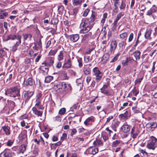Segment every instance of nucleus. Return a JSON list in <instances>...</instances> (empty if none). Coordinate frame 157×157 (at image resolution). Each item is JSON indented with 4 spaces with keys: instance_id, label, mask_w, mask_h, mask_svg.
Masks as SVG:
<instances>
[{
    "instance_id": "nucleus-1",
    "label": "nucleus",
    "mask_w": 157,
    "mask_h": 157,
    "mask_svg": "<svg viewBox=\"0 0 157 157\" xmlns=\"http://www.w3.org/2000/svg\"><path fill=\"white\" fill-rule=\"evenodd\" d=\"M20 88L17 86L11 87L6 91V95L12 97H16L20 96Z\"/></svg>"
},
{
    "instance_id": "nucleus-2",
    "label": "nucleus",
    "mask_w": 157,
    "mask_h": 157,
    "mask_svg": "<svg viewBox=\"0 0 157 157\" xmlns=\"http://www.w3.org/2000/svg\"><path fill=\"white\" fill-rule=\"evenodd\" d=\"M81 30L80 31L81 33H85L89 32L92 28V26L89 23H87L85 19H82V22L80 26Z\"/></svg>"
},
{
    "instance_id": "nucleus-3",
    "label": "nucleus",
    "mask_w": 157,
    "mask_h": 157,
    "mask_svg": "<svg viewBox=\"0 0 157 157\" xmlns=\"http://www.w3.org/2000/svg\"><path fill=\"white\" fill-rule=\"evenodd\" d=\"M151 141L148 143L146 145V147L148 149L154 150L157 147V139L154 136L151 137Z\"/></svg>"
},
{
    "instance_id": "nucleus-4",
    "label": "nucleus",
    "mask_w": 157,
    "mask_h": 157,
    "mask_svg": "<svg viewBox=\"0 0 157 157\" xmlns=\"http://www.w3.org/2000/svg\"><path fill=\"white\" fill-rule=\"evenodd\" d=\"M93 71L96 76L95 81L97 82H98L102 78V74L97 67L94 68L93 69Z\"/></svg>"
},
{
    "instance_id": "nucleus-5",
    "label": "nucleus",
    "mask_w": 157,
    "mask_h": 157,
    "mask_svg": "<svg viewBox=\"0 0 157 157\" xmlns=\"http://www.w3.org/2000/svg\"><path fill=\"white\" fill-rule=\"evenodd\" d=\"M34 46L33 47V48L34 50L36 51H40L41 52L42 51V43L41 39H40L37 40L36 42L33 43Z\"/></svg>"
},
{
    "instance_id": "nucleus-6",
    "label": "nucleus",
    "mask_w": 157,
    "mask_h": 157,
    "mask_svg": "<svg viewBox=\"0 0 157 157\" xmlns=\"http://www.w3.org/2000/svg\"><path fill=\"white\" fill-rule=\"evenodd\" d=\"M21 35H18L17 39L18 41H17L15 44L13 46L11 49L12 52H15L17 50L18 46L21 43Z\"/></svg>"
},
{
    "instance_id": "nucleus-7",
    "label": "nucleus",
    "mask_w": 157,
    "mask_h": 157,
    "mask_svg": "<svg viewBox=\"0 0 157 157\" xmlns=\"http://www.w3.org/2000/svg\"><path fill=\"white\" fill-rule=\"evenodd\" d=\"M34 94L33 91H25L24 92V96L25 102L27 101Z\"/></svg>"
},
{
    "instance_id": "nucleus-8",
    "label": "nucleus",
    "mask_w": 157,
    "mask_h": 157,
    "mask_svg": "<svg viewBox=\"0 0 157 157\" xmlns=\"http://www.w3.org/2000/svg\"><path fill=\"white\" fill-rule=\"evenodd\" d=\"M156 13V10L154 8H151L147 12V15L149 16H151L153 18L155 19L156 18V15L155 13Z\"/></svg>"
},
{
    "instance_id": "nucleus-9",
    "label": "nucleus",
    "mask_w": 157,
    "mask_h": 157,
    "mask_svg": "<svg viewBox=\"0 0 157 157\" xmlns=\"http://www.w3.org/2000/svg\"><path fill=\"white\" fill-rule=\"evenodd\" d=\"M12 153L11 152L8 150H5L2 152L0 155V157H12Z\"/></svg>"
},
{
    "instance_id": "nucleus-10",
    "label": "nucleus",
    "mask_w": 157,
    "mask_h": 157,
    "mask_svg": "<svg viewBox=\"0 0 157 157\" xmlns=\"http://www.w3.org/2000/svg\"><path fill=\"white\" fill-rule=\"evenodd\" d=\"M130 126L128 125L127 122H125L121 127V129L124 133H127L130 131Z\"/></svg>"
},
{
    "instance_id": "nucleus-11",
    "label": "nucleus",
    "mask_w": 157,
    "mask_h": 157,
    "mask_svg": "<svg viewBox=\"0 0 157 157\" xmlns=\"http://www.w3.org/2000/svg\"><path fill=\"white\" fill-rule=\"evenodd\" d=\"M97 13L93 11H92V13L89 19V22L90 23L94 22L96 19Z\"/></svg>"
},
{
    "instance_id": "nucleus-12",
    "label": "nucleus",
    "mask_w": 157,
    "mask_h": 157,
    "mask_svg": "<svg viewBox=\"0 0 157 157\" xmlns=\"http://www.w3.org/2000/svg\"><path fill=\"white\" fill-rule=\"evenodd\" d=\"M139 132V131L136 129L135 127H133L131 129V133L132 135V137L135 139L137 136Z\"/></svg>"
},
{
    "instance_id": "nucleus-13",
    "label": "nucleus",
    "mask_w": 157,
    "mask_h": 157,
    "mask_svg": "<svg viewBox=\"0 0 157 157\" xmlns=\"http://www.w3.org/2000/svg\"><path fill=\"white\" fill-rule=\"evenodd\" d=\"M90 154L95 155L98 152V149L97 148L90 147L87 149Z\"/></svg>"
},
{
    "instance_id": "nucleus-14",
    "label": "nucleus",
    "mask_w": 157,
    "mask_h": 157,
    "mask_svg": "<svg viewBox=\"0 0 157 157\" xmlns=\"http://www.w3.org/2000/svg\"><path fill=\"white\" fill-rule=\"evenodd\" d=\"M79 38V35L78 34L71 35H70V39L71 41L73 42L77 41Z\"/></svg>"
},
{
    "instance_id": "nucleus-15",
    "label": "nucleus",
    "mask_w": 157,
    "mask_h": 157,
    "mask_svg": "<svg viewBox=\"0 0 157 157\" xmlns=\"http://www.w3.org/2000/svg\"><path fill=\"white\" fill-rule=\"evenodd\" d=\"M2 128L6 135L9 136L10 134V128L9 127L7 126H4L2 127Z\"/></svg>"
},
{
    "instance_id": "nucleus-16",
    "label": "nucleus",
    "mask_w": 157,
    "mask_h": 157,
    "mask_svg": "<svg viewBox=\"0 0 157 157\" xmlns=\"http://www.w3.org/2000/svg\"><path fill=\"white\" fill-rule=\"evenodd\" d=\"M5 10L0 9V19H3L7 17L8 13L5 12Z\"/></svg>"
},
{
    "instance_id": "nucleus-17",
    "label": "nucleus",
    "mask_w": 157,
    "mask_h": 157,
    "mask_svg": "<svg viewBox=\"0 0 157 157\" xmlns=\"http://www.w3.org/2000/svg\"><path fill=\"white\" fill-rule=\"evenodd\" d=\"M71 65L72 63L71 59H68L67 61L65 62L63 66V68H68L71 67Z\"/></svg>"
},
{
    "instance_id": "nucleus-18",
    "label": "nucleus",
    "mask_w": 157,
    "mask_h": 157,
    "mask_svg": "<svg viewBox=\"0 0 157 157\" xmlns=\"http://www.w3.org/2000/svg\"><path fill=\"white\" fill-rule=\"evenodd\" d=\"M94 121V117L93 116L87 118L84 122V124L87 126L90 124L91 122H93Z\"/></svg>"
},
{
    "instance_id": "nucleus-19",
    "label": "nucleus",
    "mask_w": 157,
    "mask_h": 157,
    "mask_svg": "<svg viewBox=\"0 0 157 157\" xmlns=\"http://www.w3.org/2000/svg\"><path fill=\"white\" fill-rule=\"evenodd\" d=\"M140 52L139 51L137 50L134 52L132 55L135 57L136 61L139 60L140 58Z\"/></svg>"
},
{
    "instance_id": "nucleus-20",
    "label": "nucleus",
    "mask_w": 157,
    "mask_h": 157,
    "mask_svg": "<svg viewBox=\"0 0 157 157\" xmlns=\"http://www.w3.org/2000/svg\"><path fill=\"white\" fill-rule=\"evenodd\" d=\"M33 113L38 117H41L42 115L43 112L37 110L36 107H33L32 109Z\"/></svg>"
},
{
    "instance_id": "nucleus-21",
    "label": "nucleus",
    "mask_w": 157,
    "mask_h": 157,
    "mask_svg": "<svg viewBox=\"0 0 157 157\" xmlns=\"http://www.w3.org/2000/svg\"><path fill=\"white\" fill-rule=\"evenodd\" d=\"M146 125L151 129L155 128L157 127V123L155 122H150L147 123Z\"/></svg>"
},
{
    "instance_id": "nucleus-22",
    "label": "nucleus",
    "mask_w": 157,
    "mask_h": 157,
    "mask_svg": "<svg viewBox=\"0 0 157 157\" xmlns=\"http://www.w3.org/2000/svg\"><path fill=\"white\" fill-rule=\"evenodd\" d=\"M34 83V81L31 78H28L27 81L26 82H24V84L26 86H27L28 85L30 86L32 85Z\"/></svg>"
},
{
    "instance_id": "nucleus-23",
    "label": "nucleus",
    "mask_w": 157,
    "mask_h": 157,
    "mask_svg": "<svg viewBox=\"0 0 157 157\" xmlns=\"http://www.w3.org/2000/svg\"><path fill=\"white\" fill-rule=\"evenodd\" d=\"M23 36L24 41L26 40H31L32 36V35L31 34H23Z\"/></svg>"
},
{
    "instance_id": "nucleus-24",
    "label": "nucleus",
    "mask_w": 157,
    "mask_h": 157,
    "mask_svg": "<svg viewBox=\"0 0 157 157\" xmlns=\"http://www.w3.org/2000/svg\"><path fill=\"white\" fill-rule=\"evenodd\" d=\"M111 47H110V51L111 52H112L113 51H114L116 49L117 44L116 42L115 41H112L111 44Z\"/></svg>"
},
{
    "instance_id": "nucleus-25",
    "label": "nucleus",
    "mask_w": 157,
    "mask_h": 157,
    "mask_svg": "<svg viewBox=\"0 0 157 157\" xmlns=\"http://www.w3.org/2000/svg\"><path fill=\"white\" fill-rule=\"evenodd\" d=\"M93 144L96 147H99L102 145L103 143L100 140L96 139L93 142Z\"/></svg>"
},
{
    "instance_id": "nucleus-26",
    "label": "nucleus",
    "mask_w": 157,
    "mask_h": 157,
    "mask_svg": "<svg viewBox=\"0 0 157 157\" xmlns=\"http://www.w3.org/2000/svg\"><path fill=\"white\" fill-rule=\"evenodd\" d=\"M109 57V56L108 53H105L103 56L101 61H102L104 63H106Z\"/></svg>"
},
{
    "instance_id": "nucleus-27",
    "label": "nucleus",
    "mask_w": 157,
    "mask_h": 157,
    "mask_svg": "<svg viewBox=\"0 0 157 157\" xmlns=\"http://www.w3.org/2000/svg\"><path fill=\"white\" fill-rule=\"evenodd\" d=\"M119 116L121 118H124L125 119H127L130 117L129 113L126 111L124 114H122L119 115Z\"/></svg>"
},
{
    "instance_id": "nucleus-28",
    "label": "nucleus",
    "mask_w": 157,
    "mask_h": 157,
    "mask_svg": "<svg viewBox=\"0 0 157 157\" xmlns=\"http://www.w3.org/2000/svg\"><path fill=\"white\" fill-rule=\"evenodd\" d=\"M128 36L127 32H124L120 34L119 36L120 38L123 40H126L127 37Z\"/></svg>"
},
{
    "instance_id": "nucleus-29",
    "label": "nucleus",
    "mask_w": 157,
    "mask_h": 157,
    "mask_svg": "<svg viewBox=\"0 0 157 157\" xmlns=\"http://www.w3.org/2000/svg\"><path fill=\"white\" fill-rule=\"evenodd\" d=\"M152 30L150 29L147 30L144 35L146 39H148L150 37L151 35V33Z\"/></svg>"
},
{
    "instance_id": "nucleus-30",
    "label": "nucleus",
    "mask_w": 157,
    "mask_h": 157,
    "mask_svg": "<svg viewBox=\"0 0 157 157\" xmlns=\"http://www.w3.org/2000/svg\"><path fill=\"white\" fill-rule=\"evenodd\" d=\"M6 52L2 48H0V60H2V57L6 55Z\"/></svg>"
},
{
    "instance_id": "nucleus-31",
    "label": "nucleus",
    "mask_w": 157,
    "mask_h": 157,
    "mask_svg": "<svg viewBox=\"0 0 157 157\" xmlns=\"http://www.w3.org/2000/svg\"><path fill=\"white\" fill-rule=\"evenodd\" d=\"M117 22L114 21L113 23L112 24L111 30L112 31L114 32L116 30V28L117 26Z\"/></svg>"
},
{
    "instance_id": "nucleus-32",
    "label": "nucleus",
    "mask_w": 157,
    "mask_h": 157,
    "mask_svg": "<svg viewBox=\"0 0 157 157\" xmlns=\"http://www.w3.org/2000/svg\"><path fill=\"white\" fill-rule=\"evenodd\" d=\"M63 52L62 51L59 52V54L58 55L57 59L59 61H60L63 59Z\"/></svg>"
},
{
    "instance_id": "nucleus-33",
    "label": "nucleus",
    "mask_w": 157,
    "mask_h": 157,
    "mask_svg": "<svg viewBox=\"0 0 157 157\" xmlns=\"http://www.w3.org/2000/svg\"><path fill=\"white\" fill-rule=\"evenodd\" d=\"M32 152L33 154L35 155H38L39 152V149L38 147L36 145H35L32 151Z\"/></svg>"
},
{
    "instance_id": "nucleus-34",
    "label": "nucleus",
    "mask_w": 157,
    "mask_h": 157,
    "mask_svg": "<svg viewBox=\"0 0 157 157\" xmlns=\"http://www.w3.org/2000/svg\"><path fill=\"white\" fill-rule=\"evenodd\" d=\"M18 36V35H17ZM17 36L16 35H12L11 34L10 35H9L7 37V40H14L15 39H17Z\"/></svg>"
},
{
    "instance_id": "nucleus-35",
    "label": "nucleus",
    "mask_w": 157,
    "mask_h": 157,
    "mask_svg": "<svg viewBox=\"0 0 157 157\" xmlns=\"http://www.w3.org/2000/svg\"><path fill=\"white\" fill-rule=\"evenodd\" d=\"M53 76H48L45 78V82L46 83H50L53 79Z\"/></svg>"
},
{
    "instance_id": "nucleus-36",
    "label": "nucleus",
    "mask_w": 157,
    "mask_h": 157,
    "mask_svg": "<svg viewBox=\"0 0 157 157\" xmlns=\"http://www.w3.org/2000/svg\"><path fill=\"white\" fill-rule=\"evenodd\" d=\"M61 76L63 80L68 79L69 78V77L67 76V73L65 71L62 72Z\"/></svg>"
},
{
    "instance_id": "nucleus-37",
    "label": "nucleus",
    "mask_w": 157,
    "mask_h": 157,
    "mask_svg": "<svg viewBox=\"0 0 157 157\" xmlns=\"http://www.w3.org/2000/svg\"><path fill=\"white\" fill-rule=\"evenodd\" d=\"M101 92L107 95H112V93L110 92V91L107 90H104L101 91Z\"/></svg>"
},
{
    "instance_id": "nucleus-38",
    "label": "nucleus",
    "mask_w": 157,
    "mask_h": 157,
    "mask_svg": "<svg viewBox=\"0 0 157 157\" xmlns=\"http://www.w3.org/2000/svg\"><path fill=\"white\" fill-rule=\"evenodd\" d=\"M131 59L130 57H127L125 60L123 61L122 63L123 66H125L127 65V63L130 61L131 60Z\"/></svg>"
},
{
    "instance_id": "nucleus-39",
    "label": "nucleus",
    "mask_w": 157,
    "mask_h": 157,
    "mask_svg": "<svg viewBox=\"0 0 157 157\" xmlns=\"http://www.w3.org/2000/svg\"><path fill=\"white\" fill-rule=\"evenodd\" d=\"M26 137V135L25 134H21L19 136V140L20 141H22Z\"/></svg>"
},
{
    "instance_id": "nucleus-40",
    "label": "nucleus",
    "mask_w": 157,
    "mask_h": 157,
    "mask_svg": "<svg viewBox=\"0 0 157 157\" xmlns=\"http://www.w3.org/2000/svg\"><path fill=\"white\" fill-rule=\"evenodd\" d=\"M58 51V49H56L54 50H51L49 52V56H54L56 53Z\"/></svg>"
},
{
    "instance_id": "nucleus-41",
    "label": "nucleus",
    "mask_w": 157,
    "mask_h": 157,
    "mask_svg": "<svg viewBox=\"0 0 157 157\" xmlns=\"http://www.w3.org/2000/svg\"><path fill=\"white\" fill-rule=\"evenodd\" d=\"M58 19L57 17L53 18L51 20V23L52 24H56L58 23Z\"/></svg>"
},
{
    "instance_id": "nucleus-42",
    "label": "nucleus",
    "mask_w": 157,
    "mask_h": 157,
    "mask_svg": "<svg viewBox=\"0 0 157 157\" xmlns=\"http://www.w3.org/2000/svg\"><path fill=\"white\" fill-rule=\"evenodd\" d=\"M91 35V33H88L85 34L83 36V38L82 40V41L84 42Z\"/></svg>"
},
{
    "instance_id": "nucleus-43",
    "label": "nucleus",
    "mask_w": 157,
    "mask_h": 157,
    "mask_svg": "<svg viewBox=\"0 0 157 157\" xmlns=\"http://www.w3.org/2000/svg\"><path fill=\"white\" fill-rule=\"evenodd\" d=\"M124 15V14L122 13H120L116 17L114 21L118 22V21L120 19L121 17H123Z\"/></svg>"
},
{
    "instance_id": "nucleus-44",
    "label": "nucleus",
    "mask_w": 157,
    "mask_h": 157,
    "mask_svg": "<svg viewBox=\"0 0 157 157\" xmlns=\"http://www.w3.org/2000/svg\"><path fill=\"white\" fill-rule=\"evenodd\" d=\"M119 5V3L118 2H114V6H115V8L114 9V12L116 13H117L118 10V6Z\"/></svg>"
},
{
    "instance_id": "nucleus-45",
    "label": "nucleus",
    "mask_w": 157,
    "mask_h": 157,
    "mask_svg": "<svg viewBox=\"0 0 157 157\" xmlns=\"http://www.w3.org/2000/svg\"><path fill=\"white\" fill-rule=\"evenodd\" d=\"M27 145L25 144L21 145L20 147V149L21 152H23L26 149Z\"/></svg>"
},
{
    "instance_id": "nucleus-46",
    "label": "nucleus",
    "mask_w": 157,
    "mask_h": 157,
    "mask_svg": "<svg viewBox=\"0 0 157 157\" xmlns=\"http://www.w3.org/2000/svg\"><path fill=\"white\" fill-rule=\"evenodd\" d=\"M83 71L85 75H88L90 73V69L89 67L84 68Z\"/></svg>"
},
{
    "instance_id": "nucleus-47",
    "label": "nucleus",
    "mask_w": 157,
    "mask_h": 157,
    "mask_svg": "<svg viewBox=\"0 0 157 157\" xmlns=\"http://www.w3.org/2000/svg\"><path fill=\"white\" fill-rule=\"evenodd\" d=\"M48 59L49 62L50 64L52 65L54 63V57H48Z\"/></svg>"
},
{
    "instance_id": "nucleus-48",
    "label": "nucleus",
    "mask_w": 157,
    "mask_h": 157,
    "mask_svg": "<svg viewBox=\"0 0 157 157\" xmlns=\"http://www.w3.org/2000/svg\"><path fill=\"white\" fill-rule=\"evenodd\" d=\"M126 41L125 40H123L121 41L118 44V46L120 48H122L125 44H126Z\"/></svg>"
},
{
    "instance_id": "nucleus-49",
    "label": "nucleus",
    "mask_w": 157,
    "mask_h": 157,
    "mask_svg": "<svg viewBox=\"0 0 157 157\" xmlns=\"http://www.w3.org/2000/svg\"><path fill=\"white\" fill-rule=\"evenodd\" d=\"M82 1L83 0H74L73 2L75 5H80Z\"/></svg>"
},
{
    "instance_id": "nucleus-50",
    "label": "nucleus",
    "mask_w": 157,
    "mask_h": 157,
    "mask_svg": "<svg viewBox=\"0 0 157 157\" xmlns=\"http://www.w3.org/2000/svg\"><path fill=\"white\" fill-rule=\"evenodd\" d=\"M95 45H93L92 47H90L89 48L88 50L86 52V53L87 54H90L91 52L95 48Z\"/></svg>"
},
{
    "instance_id": "nucleus-51",
    "label": "nucleus",
    "mask_w": 157,
    "mask_h": 157,
    "mask_svg": "<svg viewBox=\"0 0 157 157\" xmlns=\"http://www.w3.org/2000/svg\"><path fill=\"white\" fill-rule=\"evenodd\" d=\"M120 142L121 141L120 140H116L115 141L113 142L112 146L113 147H116L118 144L120 143Z\"/></svg>"
},
{
    "instance_id": "nucleus-52",
    "label": "nucleus",
    "mask_w": 157,
    "mask_h": 157,
    "mask_svg": "<svg viewBox=\"0 0 157 157\" xmlns=\"http://www.w3.org/2000/svg\"><path fill=\"white\" fill-rule=\"evenodd\" d=\"M77 59L78 62V66L80 67H81L82 66V58L80 57H78L77 58Z\"/></svg>"
},
{
    "instance_id": "nucleus-53",
    "label": "nucleus",
    "mask_w": 157,
    "mask_h": 157,
    "mask_svg": "<svg viewBox=\"0 0 157 157\" xmlns=\"http://www.w3.org/2000/svg\"><path fill=\"white\" fill-rule=\"evenodd\" d=\"M60 85L61 86V88L62 89L65 90L67 87V85L64 82L61 83Z\"/></svg>"
},
{
    "instance_id": "nucleus-54",
    "label": "nucleus",
    "mask_w": 157,
    "mask_h": 157,
    "mask_svg": "<svg viewBox=\"0 0 157 157\" xmlns=\"http://www.w3.org/2000/svg\"><path fill=\"white\" fill-rule=\"evenodd\" d=\"M66 112V109L65 108H62L60 109L59 112V113L60 115H63Z\"/></svg>"
},
{
    "instance_id": "nucleus-55",
    "label": "nucleus",
    "mask_w": 157,
    "mask_h": 157,
    "mask_svg": "<svg viewBox=\"0 0 157 157\" xmlns=\"http://www.w3.org/2000/svg\"><path fill=\"white\" fill-rule=\"evenodd\" d=\"M143 78L142 77L141 78H137L136 79L135 81V85H136L137 84H138V83H140L142 80H143Z\"/></svg>"
},
{
    "instance_id": "nucleus-56",
    "label": "nucleus",
    "mask_w": 157,
    "mask_h": 157,
    "mask_svg": "<svg viewBox=\"0 0 157 157\" xmlns=\"http://www.w3.org/2000/svg\"><path fill=\"white\" fill-rule=\"evenodd\" d=\"M133 94L135 96H136L137 94H138L139 92L137 90L136 87H134L132 91Z\"/></svg>"
},
{
    "instance_id": "nucleus-57",
    "label": "nucleus",
    "mask_w": 157,
    "mask_h": 157,
    "mask_svg": "<svg viewBox=\"0 0 157 157\" xmlns=\"http://www.w3.org/2000/svg\"><path fill=\"white\" fill-rule=\"evenodd\" d=\"M95 109V107L92 105H90L88 109V111L90 112H91L92 110H94Z\"/></svg>"
},
{
    "instance_id": "nucleus-58",
    "label": "nucleus",
    "mask_w": 157,
    "mask_h": 157,
    "mask_svg": "<svg viewBox=\"0 0 157 157\" xmlns=\"http://www.w3.org/2000/svg\"><path fill=\"white\" fill-rule=\"evenodd\" d=\"M102 136L104 141H106L108 139V137L107 135L105 134H102Z\"/></svg>"
},
{
    "instance_id": "nucleus-59",
    "label": "nucleus",
    "mask_w": 157,
    "mask_h": 157,
    "mask_svg": "<svg viewBox=\"0 0 157 157\" xmlns=\"http://www.w3.org/2000/svg\"><path fill=\"white\" fill-rule=\"evenodd\" d=\"M132 110L135 113H140V111L137 109L136 107H133L132 108Z\"/></svg>"
},
{
    "instance_id": "nucleus-60",
    "label": "nucleus",
    "mask_w": 157,
    "mask_h": 157,
    "mask_svg": "<svg viewBox=\"0 0 157 157\" xmlns=\"http://www.w3.org/2000/svg\"><path fill=\"white\" fill-rule=\"evenodd\" d=\"M120 123V122L119 121H117L114 123V126L115 128L114 129V130L115 131H116V128H117L119 126V124Z\"/></svg>"
},
{
    "instance_id": "nucleus-61",
    "label": "nucleus",
    "mask_w": 157,
    "mask_h": 157,
    "mask_svg": "<svg viewBox=\"0 0 157 157\" xmlns=\"http://www.w3.org/2000/svg\"><path fill=\"white\" fill-rule=\"evenodd\" d=\"M125 4L123 3V1H122L121 4V6L120 7V9L121 10L124 9L125 8Z\"/></svg>"
},
{
    "instance_id": "nucleus-62",
    "label": "nucleus",
    "mask_w": 157,
    "mask_h": 157,
    "mask_svg": "<svg viewBox=\"0 0 157 157\" xmlns=\"http://www.w3.org/2000/svg\"><path fill=\"white\" fill-rule=\"evenodd\" d=\"M67 135L66 133H63V134L62 136L61 137L60 140L62 141H63L65 139H67Z\"/></svg>"
},
{
    "instance_id": "nucleus-63",
    "label": "nucleus",
    "mask_w": 157,
    "mask_h": 157,
    "mask_svg": "<svg viewBox=\"0 0 157 157\" xmlns=\"http://www.w3.org/2000/svg\"><path fill=\"white\" fill-rule=\"evenodd\" d=\"M107 40H104L101 43L103 45L104 48H105L107 46H108L107 45Z\"/></svg>"
},
{
    "instance_id": "nucleus-64",
    "label": "nucleus",
    "mask_w": 157,
    "mask_h": 157,
    "mask_svg": "<svg viewBox=\"0 0 157 157\" xmlns=\"http://www.w3.org/2000/svg\"><path fill=\"white\" fill-rule=\"evenodd\" d=\"M13 141H12L10 140H9L8 141L6 145L8 146L11 147L13 144Z\"/></svg>"
}]
</instances>
